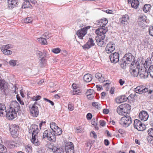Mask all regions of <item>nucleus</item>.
<instances>
[{
	"label": "nucleus",
	"mask_w": 153,
	"mask_h": 153,
	"mask_svg": "<svg viewBox=\"0 0 153 153\" xmlns=\"http://www.w3.org/2000/svg\"><path fill=\"white\" fill-rule=\"evenodd\" d=\"M86 117L87 119L91 120L92 117V116L91 113H88L87 114Z\"/></svg>",
	"instance_id": "obj_61"
},
{
	"label": "nucleus",
	"mask_w": 153,
	"mask_h": 153,
	"mask_svg": "<svg viewBox=\"0 0 153 153\" xmlns=\"http://www.w3.org/2000/svg\"><path fill=\"white\" fill-rule=\"evenodd\" d=\"M151 61V60H149L148 59L146 60L144 64L145 67H146L147 68H148L150 66Z\"/></svg>",
	"instance_id": "obj_45"
},
{
	"label": "nucleus",
	"mask_w": 153,
	"mask_h": 153,
	"mask_svg": "<svg viewBox=\"0 0 153 153\" xmlns=\"http://www.w3.org/2000/svg\"><path fill=\"white\" fill-rule=\"evenodd\" d=\"M60 51V50L59 48H54L52 50V51L55 53H58Z\"/></svg>",
	"instance_id": "obj_53"
},
{
	"label": "nucleus",
	"mask_w": 153,
	"mask_h": 153,
	"mask_svg": "<svg viewBox=\"0 0 153 153\" xmlns=\"http://www.w3.org/2000/svg\"><path fill=\"white\" fill-rule=\"evenodd\" d=\"M92 105L95 108L100 109L101 108V105L97 102H93L92 103Z\"/></svg>",
	"instance_id": "obj_39"
},
{
	"label": "nucleus",
	"mask_w": 153,
	"mask_h": 153,
	"mask_svg": "<svg viewBox=\"0 0 153 153\" xmlns=\"http://www.w3.org/2000/svg\"><path fill=\"white\" fill-rule=\"evenodd\" d=\"M128 16L127 15H125L123 16L120 19V22L123 24H125L126 22H127L128 19Z\"/></svg>",
	"instance_id": "obj_25"
},
{
	"label": "nucleus",
	"mask_w": 153,
	"mask_h": 153,
	"mask_svg": "<svg viewBox=\"0 0 153 153\" xmlns=\"http://www.w3.org/2000/svg\"><path fill=\"white\" fill-rule=\"evenodd\" d=\"M31 6V5L30 4L29 1L26 0L23 3L22 6V8H27L30 7Z\"/></svg>",
	"instance_id": "obj_27"
},
{
	"label": "nucleus",
	"mask_w": 153,
	"mask_h": 153,
	"mask_svg": "<svg viewBox=\"0 0 153 153\" xmlns=\"http://www.w3.org/2000/svg\"><path fill=\"white\" fill-rule=\"evenodd\" d=\"M100 125L102 126H104L105 125V122L102 120H101L100 121Z\"/></svg>",
	"instance_id": "obj_64"
},
{
	"label": "nucleus",
	"mask_w": 153,
	"mask_h": 153,
	"mask_svg": "<svg viewBox=\"0 0 153 153\" xmlns=\"http://www.w3.org/2000/svg\"><path fill=\"white\" fill-rule=\"evenodd\" d=\"M9 131L12 137L14 138L17 137L19 133V126L15 124L9 125Z\"/></svg>",
	"instance_id": "obj_6"
},
{
	"label": "nucleus",
	"mask_w": 153,
	"mask_h": 153,
	"mask_svg": "<svg viewBox=\"0 0 153 153\" xmlns=\"http://www.w3.org/2000/svg\"><path fill=\"white\" fill-rule=\"evenodd\" d=\"M47 59L44 57H42L39 59V65L41 67H43L46 64V62Z\"/></svg>",
	"instance_id": "obj_26"
},
{
	"label": "nucleus",
	"mask_w": 153,
	"mask_h": 153,
	"mask_svg": "<svg viewBox=\"0 0 153 153\" xmlns=\"http://www.w3.org/2000/svg\"><path fill=\"white\" fill-rule=\"evenodd\" d=\"M115 49V44L113 42L109 43L105 48V51L107 53H110L113 52Z\"/></svg>",
	"instance_id": "obj_14"
},
{
	"label": "nucleus",
	"mask_w": 153,
	"mask_h": 153,
	"mask_svg": "<svg viewBox=\"0 0 153 153\" xmlns=\"http://www.w3.org/2000/svg\"><path fill=\"white\" fill-rule=\"evenodd\" d=\"M53 131L54 132L55 135L59 136L62 134V130L61 128L58 127L57 128L54 130Z\"/></svg>",
	"instance_id": "obj_32"
},
{
	"label": "nucleus",
	"mask_w": 153,
	"mask_h": 153,
	"mask_svg": "<svg viewBox=\"0 0 153 153\" xmlns=\"http://www.w3.org/2000/svg\"><path fill=\"white\" fill-rule=\"evenodd\" d=\"M129 97H127L125 95H122L118 97L115 99L116 102L118 103H120L125 102L128 100Z\"/></svg>",
	"instance_id": "obj_18"
},
{
	"label": "nucleus",
	"mask_w": 153,
	"mask_h": 153,
	"mask_svg": "<svg viewBox=\"0 0 153 153\" xmlns=\"http://www.w3.org/2000/svg\"><path fill=\"white\" fill-rule=\"evenodd\" d=\"M7 2L8 7L11 8L16 6L19 3L18 0H8Z\"/></svg>",
	"instance_id": "obj_20"
},
{
	"label": "nucleus",
	"mask_w": 153,
	"mask_h": 153,
	"mask_svg": "<svg viewBox=\"0 0 153 153\" xmlns=\"http://www.w3.org/2000/svg\"><path fill=\"white\" fill-rule=\"evenodd\" d=\"M91 123L94 126L97 125V123L96 121V120L95 118H93L92 119L91 122Z\"/></svg>",
	"instance_id": "obj_60"
},
{
	"label": "nucleus",
	"mask_w": 153,
	"mask_h": 153,
	"mask_svg": "<svg viewBox=\"0 0 153 153\" xmlns=\"http://www.w3.org/2000/svg\"><path fill=\"white\" fill-rule=\"evenodd\" d=\"M141 124V122L139 120L135 119L134 122V128L137 129V128L139 127V125Z\"/></svg>",
	"instance_id": "obj_33"
},
{
	"label": "nucleus",
	"mask_w": 153,
	"mask_h": 153,
	"mask_svg": "<svg viewBox=\"0 0 153 153\" xmlns=\"http://www.w3.org/2000/svg\"><path fill=\"white\" fill-rule=\"evenodd\" d=\"M91 27L90 26H87L85 27L78 30L76 32V34L80 39H82L83 37L87 33V30Z\"/></svg>",
	"instance_id": "obj_8"
},
{
	"label": "nucleus",
	"mask_w": 153,
	"mask_h": 153,
	"mask_svg": "<svg viewBox=\"0 0 153 153\" xmlns=\"http://www.w3.org/2000/svg\"><path fill=\"white\" fill-rule=\"evenodd\" d=\"M31 128L29 130V132H33L32 137H37V135L39 131L38 126L36 125H33L31 126Z\"/></svg>",
	"instance_id": "obj_12"
},
{
	"label": "nucleus",
	"mask_w": 153,
	"mask_h": 153,
	"mask_svg": "<svg viewBox=\"0 0 153 153\" xmlns=\"http://www.w3.org/2000/svg\"><path fill=\"white\" fill-rule=\"evenodd\" d=\"M148 133L150 137L153 138V128H149L148 130Z\"/></svg>",
	"instance_id": "obj_46"
},
{
	"label": "nucleus",
	"mask_w": 153,
	"mask_h": 153,
	"mask_svg": "<svg viewBox=\"0 0 153 153\" xmlns=\"http://www.w3.org/2000/svg\"><path fill=\"white\" fill-rule=\"evenodd\" d=\"M37 54L39 58L42 57L43 56L42 52L39 51H37Z\"/></svg>",
	"instance_id": "obj_56"
},
{
	"label": "nucleus",
	"mask_w": 153,
	"mask_h": 153,
	"mask_svg": "<svg viewBox=\"0 0 153 153\" xmlns=\"http://www.w3.org/2000/svg\"><path fill=\"white\" fill-rule=\"evenodd\" d=\"M129 3H130L131 6L135 9L137 8L139 4V2L138 0H131V1H129Z\"/></svg>",
	"instance_id": "obj_21"
},
{
	"label": "nucleus",
	"mask_w": 153,
	"mask_h": 153,
	"mask_svg": "<svg viewBox=\"0 0 153 153\" xmlns=\"http://www.w3.org/2000/svg\"><path fill=\"white\" fill-rule=\"evenodd\" d=\"M140 68H138V66L133 65L130 67V72L131 75L134 76H137L139 74Z\"/></svg>",
	"instance_id": "obj_9"
},
{
	"label": "nucleus",
	"mask_w": 153,
	"mask_h": 153,
	"mask_svg": "<svg viewBox=\"0 0 153 153\" xmlns=\"http://www.w3.org/2000/svg\"><path fill=\"white\" fill-rule=\"evenodd\" d=\"M151 6L150 4H145L143 8V10L144 12L147 13L151 9Z\"/></svg>",
	"instance_id": "obj_34"
},
{
	"label": "nucleus",
	"mask_w": 153,
	"mask_h": 153,
	"mask_svg": "<svg viewBox=\"0 0 153 153\" xmlns=\"http://www.w3.org/2000/svg\"><path fill=\"white\" fill-rule=\"evenodd\" d=\"M1 51L3 52V53L5 55H10L12 53V51L7 49H3L2 48L1 49Z\"/></svg>",
	"instance_id": "obj_31"
},
{
	"label": "nucleus",
	"mask_w": 153,
	"mask_h": 153,
	"mask_svg": "<svg viewBox=\"0 0 153 153\" xmlns=\"http://www.w3.org/2000/svg\"><path fill=\"white\" fill-rule=\"evenodd\" d=\"M16 60L11 59L10 60L9 62V64L13 66H15L16 64Z\"/></svg>",
	"instance_id": "obj_44"
},
{
	"label": "nucleus",
	"mask_w": 153,
	"mask_h": 153,
	"mask_svg": "<svg viewBox=\"0 0 153 153\" xmlns=\"http://www.w3.org/2000/svg\"><path fill=\"white\" fill-rule=\"evenodd\" d=\"M50 126L51 128L53 131H54V130L56 129L58 127V126L56 125V123L54 122L51 123L50 124Z\"/></svg>",
	"instance_id": "obj_40"
},
{
	"label": "nucleus",
	"mask_w": 153,
	"mask_h": 153,
	"mask_svg": "<svg viewBox=\"0 0 153 153\" xmlns=\"http://www.w3.org/2000/svg\"><path fill=\"white\" fill-rule=\"evenodd\" d=\"M98 36L96 37V40L97 42H100V41H102L104 40L105 38V34L103 33H100V34H96Z\"/></svg>",
	"instance_id": "obj_23"
},
{
	"label": "nucleus",
	"mask_w": 153,
	"mask_h": 153,
	"mask_svg": "<svg viewBox=\"0 0 153 153\" xmlns=\"http://www.w3.org/2000/svg\"><path fill=\"white\" fill-rule=\"evenodd\" d=\"M38 153H45V150L43 148L39 149L37 151Z\"/></svg>",
	"instance_id": "obj_62"
},
{
	"label": "nucleus",
	"mask_w": 153,
	"mask_h": 153,
	"mask_svg": "<svg viewBox=\"0 0 153 153\" xmlns=\"http://www.w3.org/2000/svg\"><path fill=\"white\" fill-rule=\"evenodd\" d=\"M86 95H95L94 90L92 89H89L88 90L86 93Z\"/></svg>",
	"instance_id": "obj_42"
},
{
	"label": "nucleus",
	"mask_w": 153,
	"mask_h": 153,
	"mask_svg": "<svg viewBox=\"0 0 153 153\" xmlns=\"http://www.w3.org/2000/svg\"><path fill=\"white\" fill-rule=\"evenodd\" d=\"M143 74H144V79L147 78L149 76L148 72L146 71H143Z\"/></svg>",
	"instance_id": "obj_63"
},
{
	"label": "nucleus",
	"mask_w": 153,
	"mask_h": 153,
	"mask_svg": "<svg viewBox=\"0 0 153 153\" xmlns=\"http://www.w3.org/2000/svg\"><path fill=\"white\" fill-rule=\"evenodd\" d=\"M6 110L5 106L3 103H0V116L4 117L6 114L7 116Z\"/></svg>",
	"instance_id": "obj_19"
},
{
	"label": "nucleus",
	"mask_w": 153,
	"mask_h": 153,
	"mask_svg": "<svg viewBox=\"0 0 153 153\" xmlns=\"http://www.w3.org/2000/svg\"><path fill=\"white\" fill-rule=\"evenodd\" d=\"M146 22V17L145 16H141L138 18V22Z\"/></svg>",
	"instance_id": "obj_48"
},
{
	"label": "nucleus",
	"mask_w": 153,
	"mask_h": 153,
	"mask_svg": "<svg viewBox=\"0 0 153 153\" xmlns=\"http://www.w3.org/2000/svg\"><path fill=\"white\" fill-rule=\"evenodd\" d=\"M94 45L95 43L92 38H89L86 43L84 46H82V48L84 49H88L94 46Z\"/></svg>",
	"instance_id": "obj_16"
},
{
	"label": "nucleus",
	"mask_w": 153,
	"mask_h": 153,
	"mask_svg": "<svg viewBox=\"0 0 153 153\" xmlns=\"http://www.w3.org/2000/svg\"><path fill=\"white\" fill-rule=\"evenodd\" d=\"M92 76L91 74H85L83 77V80L86 82H89L92 79Z\"/></svg>",
	"instance_id": "obj_24"
},
{
	"label": "nucleus",
	"mask_w": 153,
	"mask_h": 153,
	"mask_svg": "<svg viewBox=\"0 0 153 153\" xmlns=\"http://www.w3.org/2000/svg\"><path fill=\"white\" fill-rule=\"evenodd\" d=\"M39 42L42 45H46L47 42L46 39L44 38H40L37 39Z\"/></svg>",
	"instance_id": "obj_35"
},
{
	"label": "nucleus",
	"mask_w": 153,
	"mask_h": 153,
	"mask_svg": "<svg viewBox=\"0 0 153 153\" xmlns=\"http://www.w3.org/2000/svg\"><path fill=\"white\" fill-rule=\"evenodd\" d=\"M19 104L16 101H12L10 105L9 111L7 114V117L9 120H13L17 115L16 112L19 110Z\"/></svg>",
	"instance_id": "obj_1"
},
{
	"label": "nucleus",
	"mask_w": 153,
	"mask_h": 153,
	"mask_svg": "<svg viewBox=\"0 0 153 153\" xmlns=\"http://www.w3.org/2000/svg\"><path fill=\"white\" fill-rule=\"evenodd\" d=\"M30 113L33 117H37L39 114L38 107L36 105H33L30 109Z\"/></svg>",
	"instance_id": "obj_15"
},
{
	"label": "nucleus",
	"mask_w": 153,
	"mask_h": 153,
	"mask_svg": "<svg viewBox=\"0 0 153 153\" xmlns=\"http://www.w3.org/2000/svg\"><path fill=\"white\" fill-rule=\"evenodd\" d=\"M111 62L114 63H116L119 60V54L117 52L111 53L109 56Z\"/></svg>",
	"instance_id": "obj_11"
},
{
	"label": "nucleus",
	"mask_w": 153,
	"mask_h": 153,
	"mask_svg": "<svg viewBox=\"0 0 153 153\" xmlns=\"http://www.w3.org/2000/svg\"><path fill=\"white\" fill-rule=\"evenodd\" d=\"M65 149L66 153H74V145L71 142H69L66 143Z\"/></svg>",
	"instance_id": "obj_10"
},
{
	"label": "nucleus",
	"mask_w": 153,
	"mask_h": 153,
	"mask_svg": "<svg viewBox=\"0 0 153 153\" xmlns=\"http://www.w3.org/2000/svg\"><path fill=\"white\" fill-rule=\"evenodd\" d=\"M32 21V18L30 17H28L24 20L25 23H31Z\"/></svg>",
	"instance_id": "obj_49"
},
{
	"label": "nucleus",
	"mask_w": 153,
	"mask_h": 153,
	"mask_svg": "<svg viewBox=\"0 0 153 153\" xmlns=\"http://www.w3.org/2000/svg\"><path fill=\"white\" fill-rule=\"evenodd\" d=\"M7 150L6 147L0 143V153H7Z\"/></svg>",
	"instance_id": "obj_30"
},
{
	"label": "nucleus",
	"mask_w": 153,
	"mask_h": 153,
	"mask_svg": "<svg viewBox=\"0 0 153 153\" xmlns=\"http://www.w3.org/2000/svg\"><path fill=\"white\" fill-rule=\"evenodd\" d=\"M97 42V43L98 45L100 47L104 46L105 45V42H104V40L100 41V42Z\"/></svg>",
	"instance_id": "obj_51"
},
{
	"label": "nucleus",
	"mask_w": 153,
	"mask_h": 153,
	"mask_svg": "<svg viewBox=\"0 0 153 153\" xmlns=\"http://www.w3.org/2000/svg\"><path fill=\"white\" fill-rule=\"evenodd\" d=\"M145 125L141 122V124L139 125V127L137 128V130L139 131H142L145 130Z\"/></svg>",
	"instance_id": "obj_37"
},
{
	"label": "nucleus",
	"mask_w": 153,
	"mask_h": 153,
	"mask_svg": "<svg viewBox=\"0 0 153 153\" xmlns=\"http://www.w3.org/2000/svg\"><path fill=\"white\" fill-rule=\"evenodd\" d=\"M131 109L130 105L126 103L123 104L117 107V111L119 115H123L128 113V111H129Z\"/></svg>",
	"instance_id": "obj_4"
},
{
	"label": "nucleus",
	"mask_w": 153,
	"mask_h": 153,
	"mask_svg": "<svg viewBox=\"0 0 153 153\" xmlns=\"http://www.w3.org/2000/svg\"><path fill=\"white\" fill-rule=\"evenodd\" d=\"M44 100L48 102H49V103H50L51 104V105H52L53 106L54 105V103L53 101H52L47 98H44Z\"/></svg>",
	"instance_id": "obj_59"
},
{
	"label": "nucleus",
	"mask_w": 153,
	"mask_h": 153,
	"mask_svg": "<svg viewBox=\"0 0 153 153\" xmlns=\"http://www.w3.org/2000/svg\"><path fill=\"white\" fill-rule=\"evenodd\" d=\"M42 36L45 37L47 39H48L52 36V35L51 33L49 31H47L44 33Z\"/></svg>",
	"instance_id": "obj_38"
},
{
	"label": "nucleus",
	"mask_w": 153,
	"mask_h": 153,
	"mask_svg": "<svg viewBox=\"0 0 153 153\" xmlns=\"http://www.w3.org/2000/svg\"><path fill=\"white\" fill-rule=\"evenodd\" d=\"M0 87L1 88L3 89L5 88V81L2 79L0 80Z\"/></svg>",
	"instance_id": "obj_47"
},
{
	"label": "nucleus",
	"mask_w": 153,
	"mask_h": 153,
	"mask_svg": "<svg viewBox=\"0 0 153 153\" xmlns=\"http://www.w3.org/2000/svg\"><path fill=\"white\" fill-rule=\"evenodd\" d=\"M149 33L150 35L153 36V27H150L149 28Z\"/></svg>",
	"instance_id": "obj_52"
},
{
	"label": "nucleus",
	"mask_w": 153,
	"mask_h": 153,
	"mask_svg": "<svg viewBox=\"0 0 153 153\" xmlns=\"http://www.w3.org/2000/svg\"><path fill=\"white\" fill-rule=\"evenodd\" d=\"M42 138L47 139L51 142H55L56 140L55 134L52 132L50 130H46L44 131L43 134Z\"/></svg>",
	"instance_id": "obj_5"
},
{
	"label": "nucleus",
	"mask_w": 153,
	"mask_h": 153,
	"mask_svg": "<svg viewBox=\"0 0 153 153\" xmlns=\"http://www.w3.org/2000/svg\"><path fill=\"white\" fill-rule=\"evenodd\" d=\"M131 117L128 116H126L122 117L120 121V124L125 127H128L131 123Z\"/></svg>",
	"instance_id": "obj_7"
},
{
	"label": "nucleus",
	"mask_w": 153,
	"mask_h": 153,
	"mask_svg": "<svg viewBox=\"0 0 153 153\" xmlns=\"http://www.w3.org/2000/svg\"><path fill=\"white\" fill-rule=\"evenodd\" d=\"M68 108L70 111H72L74 109V106L72 104H69L68 105Z\"/></svg>",
	"instance_id": "obj_58"
},
{
	"label": "nucleus",
	"mask_w": 153,
	"mask_h": 153,
	"mask_svg": "<svg viewBox=\"0 0 153 153\" xmlns=\"http://www.w3.org/2000/svg\"><path fill=\"white\" fill-rule=\"evenodd\" d=\"M145 22H138V24L141 27H143L145 25Z\"/></svg>",
	"instance_id": "obj_57"
},
{
	"label": "nucleus",
	"mask_w": 153,
	"mask_h": 153,
	"mask_svg": "<svg viewBox=\"0 0 153 153\" xmlns=\"http://www.w3.org/2000/svg\"><path fill=\"white\" fill-rule=\"evenodd\" d=\"M149 39L148 38H145L143 40V42L145 45H147L149 43Z\"/></svg>",
	"instance_id": "obj_54"
},
{
	"label": "nucleus",
	"mask_w": 153,
	"mask_h": 153,
	"mask_svg": "<svg viewBox=\"0 0 153 153\" xmlns=\"http://www.w3.org/2000/svg\"><path fill=\"white\" fill-rule=\"evenodd\" d=\"M134 57L130 53H126L123 57L122 59H121L120 65L123 68H126V65L131 64L134 60Z\"/></svg>",
	"instance_id": "obj_3"
},
{
	"label": "nucleus",
	"mask_w": 153,
	"mask_h": 153,
	"mask_svg": "<svg viewBox=\"0 0 153 153\" xmlns=\"http://www.w3.org/2000/svg\"><path fill=\"white\" fill-rule=\"evenodd\" d=\"M37 137H32L31 139L32 143L36 146H38L40 144V142L36 139Z\"/></svg>",
	"instance_id": "obj_28"
},
{
	"label": "nucleus",
	"mask_w": 153,
	"mask_h": 153,
	"mask_svg": "<svg viewBox=\"0 0 153 153\" xmlns=\"http://www.w3.org/2000/svg\"><path fill=\"white\" fill-rule=\"evenodd\" d=\"M41 98V96L37 95L36 96H33L32 97V99L33 101H37L39 100Z\"/></svg>",
	"instance_id": "obj_50"
},
{
	"label": "nucleus",
	"mask_w": 153,
	"mask_h": 153,
	"mask_svg": "<svg viewBox=\"0 0 153 153\" xmlns=\"http://www.w3.org/2000/svg\"><path fill=\"white\" fill-rule=\"evenodd\" d=\"M12 47L11 45L10 44H8L2 46V48L3 49H10Z\"/></svg>",
	"instance_id": "obj_55"
},
{
	"label": "nucleus",
	"mask_w": 153,
	"mask_h": 153,
	"mask_svg": "<svg viewBox=\"0 0 153 153\" xmlns=\"http://www.w3.org/2000/svg\"><path fill=\"white\" fill-rule=\"evenodd\" d=\"M53 153H64V149L62 148H53L52 149Z\"/></svg>",
	"instance_id": "obj_29"
},
{
	"label": "nucleus",
	"mask_w": 153,
	"mask_h": 153,
	"mask_svg": "<svg viewBox=\"0 0 153 153\" xmlns=\"http://www.w3.org/2000/svg\"><path fill=\"white\" fill-rule=\"evenodd\" d=\"M139 116L140 119L143 121L147 120L149 117V115L147 112L144 111L141 112L139 113Z\"/></svg>",
	"instance_id": "obj_17"
},
{
	"label": "nucleus",
	"mask_w": 153,
	"mask_h": 153,
	"mask_svg": "<svg viewBox=\"0 0 153 153\" xmlns=\"http://www.w3.org/2000/svg\"><path fill=\"white\" fill-rule=\"evenodd\" d=\"M148 89L145 86L141 85L135 88V91L137 93L142 94L148 92Z\"/></svg>",
	"instance_id": "obj_13"
},
{
	"label": "nucleus",
	"mask_w": 153,
	"mask_h": 153,
	"mask_svg": "<svg viewBox=\"0 0 153 153\" xmlns=\"http://www.w3.org/2000/svg\"><path fill=\"white\" fill-rule=\"evenodd\" d=\"M149 71L150 76L153 78V65H151L149 67Z\"/></svg>",
	"instance_id": "obj_43"
},
{
	"label": "nucleus",
	"mask_w": 153,
	"mask_h": 153,
	"mask_svg": "<svg viewBox=\"0 0 153 153\" xmlns=\"http://www.w3.org/2000/svg\"><path fill=\"white\" fill-rule=\"evenodd\" d=\"M145 125L141 122V124L139 125V127L137 128V130L139 131H142L145 130Z\"/></svg>",
	"instance_id": "obj_36"
},
{
	"label": "nucleus",
	"mask_w": 153,
	"mask_h": 153,
	"mask_svg": "<svg viewBox=\"0 0 153 153\" xmlns=\"http://www.w3.org/2000/svg\"><path fill=\"white\" fill-rule=\"evenodd\" d=\"M96 78L98 79L99 82H103L105 81V79L102 74L100 73H98L96 74L95 75Z\"/></svg>",
	"instance_id": "obj_22"
},
{
	"label": "nucleus",
	"mask_w": 153,
	"mask_h": 153,
	"mask_svg": "<svg viewBox=\"0 0 153 153\" xmlns=\"http://www.w3.org/2000/svg\"><path fill=\"white\" fill-rule=\"evenodd\" d=\"M97 22V24L100 25L101 27L96 30V34H105L108 30L107 28L105 27L108 23L107 19L106 18H103L98 20Z\"/></svg>",
	"instance_id": "obj_2"
},
{
	"label": "nucleus",
	"mask_w": 153,
	"mask_h": 153,
	"mask_svg": "<svg viewBox=\"0 0 153 153\" xmlns=\"http://www.w3.org/2000/svg\"><path fill=\"white\" fill-rule=\"evenodd\" d=\"M42 57L48 59L49 57V55L46 50H43L42 52Z\"/></svg>",
	"instance_id": "obj_41"
}]
</instances>
